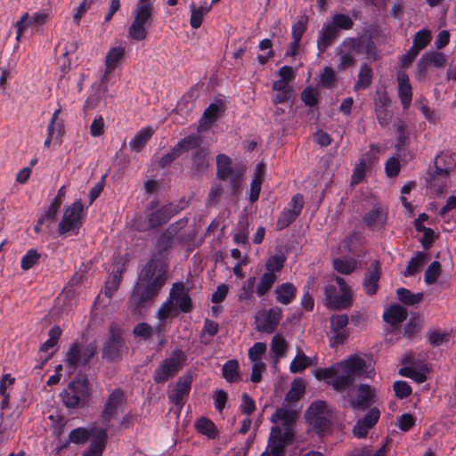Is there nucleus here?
Listing matches in <instances>:
<instances>
[{
  "label": "nucleus",
  "mask_w": 456,
  "mask_h": 456,
  "mask_svg": "<svg viewBox=\"0 0 456 456\" xmlns=\"http://www.w3.org/2000/svg\"><path fill=\"white\" fill-rule=\"evenodd\" d=\"M175 231L166 229L156 242V249L141 270L129 299L133 314H142L154 301L167 280V256Z\"/></svg>",
  "instance_id": "1"
},
{
  "label": "nucleus",
  "mask_w": 456,
  "mask_h": 456,
  "mask_svg": "<svg viewBox=\"0 0 456 456\" xmlns=\"http://www.w3.org/2000/svg\"><path fill=\"white\" fill-rule=\"evenodd\" d=\"M366 362L358 355H351L328 368H318L314 370L317 380H323L338 392H345L350 388L356 378L364 372Z\"/></svg>",
  "instance_id": "2"
},
{
  "label": "nucleus",
  "mask_w": 456,
  "mask_h": 456,
  "mask_svg": "<svg viewBox=\"0 0 456 456\" xmlns=\"http://www.w3.org/2000/svg\"><path fill=\"white\" fill-rule=\"evenodd\" d=\"M375 45L371 39L362 37H346L337 48V54L339 55L338 69L346 70L356 64L355 55L363 52L370 55Z\"/></svg>",
  "instance_id": "3"
},
{
  "label": "nucleus",
  "mask_w": 456,
  "mask_h": 456,
  "mask_svg": "<svg viewBox=\"0 0 456 456\" xmlns=\"http://www.w3.org/2000/svg\"><path fill=\"white\" fill-rule=\"evenodd\" d=\"M338 289L332 284L324 288V305L331 310H344L353 305V291L344 278L337 276L335 279Z\"/></svg>",
  "instance_id": "4"
},
{
  "label": "nucleus",
  "mask_w": 456,
  "mask_h": 456,
  "mask_svg": "<svg viewBox=\"0 0 456 456\" xmlns=\"http://www.w3.org/2000/svg\"><path fill=\"white\" fill-rule=\"evenodd\" d=\"M63 404L69 409L85 406L90 397V384L86 377L76 378L60 395Z\"/></svg>",
  "instance_id": "5"
},
{
  "label": "nucleus",
  "mask_w": 456,
  "mask_h": 456,
  "mask_svg": "<svg viewBox=\"0 0 456 456\" xmlns=\"http://www.w3.org/2000/svg\"><path fill=\"white\" fill-rule=\"evenodd\" d=\"M187 361L186 354L180 348L174 349L170 355L165 358L153 373L156 384H163L174 378L184 367Z\"/></svg>",
  "instance_id": "6"
},
{
  "label": "nucleus",
  "mask_w": 456,
  "mask_h": 456,
  "mask_svg": "<svg viewBox=\"0 0 456 456\" xmlns=\"http://www.w3.org/2000/svg\"><path fill=\"white\" fill-rule=\"evenodd\" d=\"M86 216V210L82 201L80 200L74 201L65 208L62 219L59 224L58 232L61 235L69 232L77 234L85 222Z\"/></svg>",
  "instance_id": "7"
},
{
  "label": "nucleus",
  "mask_w": 456,
  "mask_h": 456,
  "mask_svg": "<svg viewBox=\"0 0 456 456\" xmlns=\"http://www.w3.org/2000/svg\"><path fill=\"white\" fill-rule=\"evenodd\" d=\"M330 412L325 401L313 402L305 411V419L309 426L318 435L327 432L331 426Z\"/></svg>",
  "instance_id": "8"
},
{
  "label": "nucleus",
  "mask_w": 456,
  "mask_h": 456,
  "mask_svg": "<svg viewBox=\"0 0 456 456\" xmlns=\"http://www.w3.org/2000/svg\"><path fill=\"white\" fill-rule=\"evenodd\" d=\"M242 171L232 167V159L225 154L216 156V177L224 182H229L233 192H237L242 180Z\"/></svg>",
  "instance_id": "9"
},
{
  "label": "nucleus",
  "mask_w": 456,
  "mask_h": 456,
  "mask_svg": "<svg viewBox=\"0 0 456 456\" xmlns=\"http://www.w3.org/2000/svg\"><path fill=\"white\" fill-rule=\"evenodd\" d=\"M294 442V434L283 432L280 426H273L268 441L267 449L273 456H285V448Z\"/></svg>",
  "instance_id": "10"
},
{
  "label": "nucleus",
  "mask_w": 456,
  "mask_h": 456,
  "mask_svg": "<svg viewBox=\"0 0 456 456\" xmlns=\"http://www.w3.org/2000/svg\"><path fill=\"white\" fill-rule=\"evenodd\" d=\"M125 403L126 397L122 389L116 388L109 395L101 412V419L107 428L110 427V422L115 419V415Z\"/></svg>",
  "instance_id": "11"
},
{
  "label": "nucleus",
  "mask_w": 456,
  "mask_h": 456,
  "mask_svg": "<svg viewBox=\"0 0 456 456\" xmlns=\"http://www.w3.org/2000/svg\"><path fill=\"white\" fill-rule=\"evenodd\" d=\"M48 18L49 15L45 12H37L32 15L28 12L23 13L14 24L16 28V41L19 43L25 31L29 28H35L37 32L39 31V28L45 24Z\"/></svg>",
  "instance_id": "12"
},
{
  "label": "nucleus",
  "mask_w": 456,
  "mask_h": 456,
  "mask_svg": "<svg viewBox=\"0 0 456 456\" xmlns=\"http://www.w3.org/2000/svg\"><path fill=\"white\" fill-rule=\"evenodd\" d=\"M177 206L169 203L161 206L158 209L148 213L146 216L147 225L142 230L148 231L157 229L166 224L174 216L178 213Z\"/></svg>",
  "instance_id": "13"
},
{
  "label": "nucleus",
  "mask_w": 456,
  "mask_h": 456,
  "mask_svg": "<svg viewBox=\"0 0 456 456\" xmlns=\"http://www.w3.org/2000/svg\"><path fill=\"white\" fill-rule=\"evenodd\" d=\"M192 382L193 377L190 371L181 376L175 387L167 394L170 403L181 409L189 396Z\"/></svg>",
  "instance_id": "14"
},
{
  "label": "nucleus",
  "mask_w": 456,
  "mask_h": 456,
  "mask_svg": "<svg viewBox=\"0 0 456 456\" xmlns=\"http://www.w3.org/2000/svg\"><path fill=\"white\" fill-rule=\"evenodd\" d=\"M281 317L282 311L278 306L258 312L256 315V330L261 332L273 333L277 329Z\"/></svg>",
  "instance_id": "15"
},
{
  "label": "nucleus",
  "mask_w": 456,
  "mask_h": 456,
  "mask_svg": "<svg viewBox=\"0 0 456 456\" xmlns=\"http://www.w3.org/2000/svg\"><path fill=\"white\" fill-rule=\"evenodd\" d=\"M349 405L354 411H364L372 408L376 403V389L369 384H360L356 390V396L349 400Z\"/></svg>",
  "instance_id": "16"
},
{
  "label": "nucleus",
  "mask_w": 456,
  "mask_h": 456,
  "mask_svg": "<svg viewBox=\"0 0 456 456\" xmlns=\"http://www.w3.org/2000/svg\"><path fill=\"white\" fill-rule=\"evenodd\" d=\"M387 217V209L378 204L365 213L362 221L370 231L379 232L385 229Z\"/></svg>",
  "instance_id": "17"
},
{
  "label": "nucleus",
  "mask_w": 456,
  "mask_h": 456,
  "mask_svg": "<svg viewBox=\"0 0 456 456\" xmlns=\"http://www.w3.org/2000/svg\"><path fill=\"white\" fill-rule=\"evenodd\" d=\"M381 277V264L379 260H374L370 263L369 268L364 273L362 280V288L366 295H376L379 285Z\"/></svg>",
  "instance_id": "18"
},
{
  "label": "nucleus",
  "mask_w": 456,
  "mask_h": 456,
  "mask_svg": "<svg viewBox=\"0 0 456 456\" xmlns=\"http://www.w3.org/2000/svg\"><path fill=\"white\" fill-rule=\"evenodd\" d=\"M123 344L124 340L120 331L111 329L108 340L102 350V358L108 362L119 359Z\"/></svg>",
  "instance_id": "19"
},
{
  "label": "nucleus",
  "mask_w": 456,
  "mask_h": 456,
  "mask_svg": "<svg viewBox=\"0 0 456 456\" xmlns=\"http://www.w3.org/2000/svg\"><path fill=\"white\" fill-rule=\"evenodd\" d=\"M108 428H95L94 434L91 436L92 440L87 447L83 452V456H102L108 441Z\"/></svg>",
  "instance_id": "20"
},
{
  "label": "nucleus",
  "mask_w": 456,
  "mask_h": 456,
  "mask_svg": "<svg viewBox=\"0 0 456 456\" xmlns=\"http://www.w3.org/2000/svg\"><path fill=\"white\" fill-rule=\"evenodd\" d=\"M170 299L174 300L179 306V310L183 313H191L192 311V301L185 291L183 282H175L170 289Z\"/></svg>",
  "instance_id": "21"
},
{
  "label": "nucleus",
  "mask_w": 456,
  "mask_h": 456,
  "mask_svg": "<svg viewBox=\"0 0 456 456\" xmlns=\"http://www.w3.org/2000/svg\"><path fill=\"white\" fill-rule=\"evenodd\" d=\"M273 423H281L283 432L294 434V426L297 420V412L284 407L278 408L270 419Z\"/></svg>",
  "instance_id": "22"
},
{
  "label": "nucleus",
  "mask_w": 456,
  "mask_h": 456,
  "mask_svg": "<svg viewBox=\"0 0 456 456\" xmlns=\"http://www.w3.org/2000/svg\"><path fill=\"white\" fill-rule=\"evenodd\" d=\"M397 94L403 110H408L412 101V87L409 76L404 71L397 72Z\"/></svg>",
  "instance_id": "23"
},
{
  "label": "nucleus",
  "mask_w": 456,
  "mask_h": 456,
  "mask_svg": "<svg viewBox=\"0 0 456 456\" xmlns=\"http://www.w3.org/2000/svg\"><path fill=\"white\" fill-rule=\"evenodd\" d=\"M96 427H92L90 428L79 427L72 429L69 434L68 441H66L61 446L58 448V451L61 452L64 448H67L69 444H84L88 442L91 436L94 434Z\"/></svg>",
  "instance_id": "24"
},
{
  "label": "nucleus",
  "mask_w": 456,
  "mask_h": 456,
  "mask_svg": "<svg viewBox=\"0 0 456 456\" xmlns=\"http://www.w3.org/2000/svg\"><path fill=\"white\" fill-rule=\"evenodd\" d=\"M297 289L291 282H284L276 286L274 289L277 303L284 305L291 304L297 297Z\"/></svg>",
  "instance_id": "25"
},
{
  "label": "nucleus",
  "mask_w": 456,
  "mask_h": 456,
  "mask_svg": "<svg viewBox=\"0 0 456 456\" xmlns=\"http://www.w3.org/2000/svg\"><path fill=\"white\" fill-rule=\"evenodd\" d=\"M226 106L223 100L216 99L215 102H211L208 107L204 110L201 123L203 126H210L218 118L221 113L225 111Z\"/></svg>",
  "instance_id": "26"
},
{
  "label": "nucleus",
  "mask_w": 456,
  "mask_h": 456,
  "mask_svg": "<svg viewBox=\"0 0 456 456\" xmlns=\"http://www.w3.org/2000/svg\"><path fill=\"white\" fill-rule=\"evenodd\" d=\"M338 37V31L331 23H324L322 28V35L317 42V48L320 53H323Z\"/></svg>",
  "instance_id": "27"
},
{
  "label": "nucleus",
  "mask_w": 456,
  "mask_h": 456,
  "mask_svg": "<svg viewBox=\"0 0 456 456\" xmlns=\"http://www.w3.org/2000/svg\"><path fill=\"white\" fill-rule=\"evenodd\" d=\"M65 366L70 371H75L79 364L82 365V354L78 342L70 344L64 358Z\"/></svg>",
  "instance_id": "28"
},
{
  "label": "nucleus",
  "mask_w": 456,
  "mask_h": 456,
  "mask_svg": "<svg viewBox=\"0 0 456 456\" xmlns=\"http://www.w3.org/2000/svg\"><path fill=\"white\" fill-rule=\"evenodd\" d=\"M407 310L399 305H394L387 308L383 314V319L390 325H397L406 320Z\"/></svg>",
  "instance_id": "29"
},
{
  "label": "nucleus",
  "mask_w": 456,
  "mask_h": 456,
  "mask_svg": "<svg viewBox=\"0 0 456 456\" xmlns=\"http://www.w3.org/2000/svg\"><path fill=\"white\" fill-rule=\"evenodd\" d=\"M211 10V4L208 5L207 3H203L199 7L196 6L195 3L192 2L190 4L191 18L190 25L192 28H199L202 22L204 16L208 13Z\"/></svg>",
  "instance_id": "30"
},
{
  "label": "nucleus",
  "mask_w": 456,
  "mask_h": 456,
  "mask_svg": "<svg viewBox=\"0 0 456 456\" xmlns=\"http://www.w3.org/2000/svg\"><path fill=\"white\" fill-rule=\"evenodd\" d=\"M153 129L150 126L144 127L137 132L129 142L131 150L140 152L146 146L147 142L153 135Z\"/></svg>",
  "instance_id": "31"
},
{
  "label": "nucleus",
  "mask_w": 456,
  "mask_h": 456,
  "mask_svg": "<svg viewBox=\"0 0 456 456\" xmlns=\"http://www.w3.org/2000/svg\"><path fill=\"white\" fill-rule=\"evenodd\" d=\"M191 162L195 172L200 174L206 172L209 167L208 150L200 148L194 151L191 155Z\"/></svg>",
  "instance_id": "32"
},
{
  "label": "nucleus",
  "mask_w": 456,
  "mask_h": 456,
  "mask_svg": "<svg viewBox=\"0 0 456 456\" xmlns=\"http://www.w3.org/2000/svg\"><path fill=\"white\" fill-rule=\"evenodd\" d=\"M125 53V49L123 47H113L111 48L105 59V74L102 78V81L106 78L108 74L112 73L117 68L118 63L121 61Z\"/></svg>",
  "instance_id": "33"
},
{
  "label": "nucleus",
  "mask_w": 456,
  "mask_h": 456,
  "mask_svg": "<svg viewBox=\"0 0 456 456\" xmlns=\"http://www.w3.org/2000/svg\"><path fill=\"white\" fill-rule=\"evenodd\" d=\"M373 72L368 64L363 63L360 67L357 81L354 84L355 91H362L367 89L372 82Z\"/></svg>",
  "instance_id": "34"
},
{
  "label": "nucleus",
  "mask_w": 456,
  "mask_h": 456,
  "mask_svg": "<svg viewBox=\"0 0 456 456\" xmlns=\"http://www.w3.org/2000/svg\"><path fill=\"white\" fill-rule=\"evenodd\" d=\"M153 13L152 4H137L134 11V20L144 25L145 27L151 25V17Z\"/></svg>",
  "instance_id": "35"
},
{
  "label": "nucleus",
  "mask_w": 456,
  "mask_h": 456,
  "mask_svg": "<svg viewBox=\"0 0 456 456\" xmlns=\"http://www.w3.org/2000/svg\"><path fill=\"white\" fill-rule=\"evenodd\" d=\"M202 139L200 136L197 134H191L188 136H185L184 138L181 139L176 144L175 147L179 151L180 154L183 155L184 152L190 151V150H197L201 148Z\"/></svg>",
  "instance_id": "36"
},
{
  "label": "nucleus",
  "mask_w": 456,
  "mask_h": 456,
  "mask_svg": "<svg viewBox=\"0 0 456 456\" xmlns=\"http://www.w3.org/2000/svg\"><path fill=\"white\" fill-rule=\"evenodd\" d=\"M277 280V276L274 273H265L259 280V282L256 289V293L259 297L265 296L273 288V284Z\"/></svg>",
  "instance_id": "37"
},
{
  "label": "nucleus",
  "mask_w": 456,
  "mask_h": 456,
  "mask_svg": "<svg viewBox=\"0 0 456 456\" xmlns=\"http://www.w3.org/2000/svg\"><path fill=\"white\" fill-rule=\"evenodd\" d=\"M60 113V110L53 112L51 122L47 126V136L54 138V142L58 144L62 142L61 137L64 133L63 126L61 123L56 124V119Z\"/></svg>",
  "instance_id": "38"
},
{
  "label": "nucleus",
  "mask_w": 456,
  "mask_h": 456,
  "mask_svg": "<svg viewBox=\"0 0 456 456\" xmlns=\"http://www.w3.org/2000/svg\"><path fill=\"white\" fill-rule=\"evenodd\" d=\"M428 215L422 213L419 216V217L414 221V226L417 231L423 232L424 238L421 240V243L425 248H428L434 241L435 232L431 228L425 227L420 224V219H428Z\"/></svg>",
  "instance_id": "39"
},
{
  "label": "nucleus",
  "mask_w": 456,
  "mask_h": 456,
  "mask_svg": "<svg viewBox=\"0 0 456 456\" xmlns=\"http://www.w3.org/2000/svg\"><path fill=\"white\" fill-rule=\"evenodd\" d=\"M196 430L207 436L209 438H215L217 436V429L212 420L206 417H200L195 423Z\"/></svg>",
  "instance_id": "40"
},
{
  "label": "nucleus",
  "mask_w": 456,
  "mask_h": 456,
  "mask_svg": "<svg viewBox=\"0 0 456 456\" xmlns=\"http://www.w3.org/2000/svg\"><path fill=\"white\" fill-rule=\"evenodd\" d=\"M222 374L224 379L229 382L233 383L240 379L239 362L237 360L227 361L222 368Z\"/></svg>",
  "instance_id": "41"
},
{
  "label": "nucleus",
  "mask_w": 456,
  "mask_h": 456,
  "mask_svg": "<svg viewBox=\"0 0 456 456\" xmlns=\"http://www.w3.org/2000/svg\"><path fill=\"white\" fill-rule=\"evenodd\" d=\"M305 391V386L304 380L301 379H296L290 389L286 394L285 400L288 403H296L304 395Z\"/></svg>",
  "instance_id": "42"
},
{
  "label": "nucleus",
  "mask_w": 456,
  "mask_h": 456,
  "mask_svg": "<svg viewBox=\"0 0 456 456\" xmlns=\"http://www.w3.org/2000/svg\"><path fill=\"white\" fill-rule=\"evenodd\" d=\"M398 299L404 305H414L419 304L423 299L422 293H412L411 290L405 288H399L396 290Z\"/></svg>",
  "instance_id": "43"
},
{
  "label": "nucleus",
  "mask_w": 456,
  "mask_h": 456,
  "mask_svg": "<svg viewBox=\"0 0 456 456\" xmlns=\"http://www.w3.org/2000/svg\"><path fill=\"white\" fill-rule=\"evenodd\" d=\"M432 40L431 31L427 28L419 30L413 37L412 47L418 52L425 49Z\"/></svg>",
  "instance_id": "44"
},
{
  "label": "nucleus",
  "mask_w": 456,
  "mask_h": 456,
  "mask_svg": "<svg viewBox=\"0 0 456 456\" xmlns=\"http://www.w3.org/2000/svg\"><path fill=\"white\" fill-rule=\"evenodd\" d=\"M357 262L354 258L340 259L333 261L334 269L341 274H350L356 269Z\"/></svg>",
  "instance_id": "45"
},
{
  "label": "nucleus",
  "mask_w": 456,
  "mask_h": 456,
  "mask_svg": "<svg viewBox=\"0 0 456 456\" xmlns=\"http://www.w3.org/2000/svg\"><path fill=\"white\" fill-rule=\"evenodd\" d=\"M299 216L300 215H298L296 211H290L284 208L276 222V230L282 231L286 229L292 223H294Z\"/></svg>",
  "instance_id": "46"
},
{
  "label": "nucleus",
  "mask_w": 456,
  "mask_h": 456,
  "mask_svg": "<svg viewBox=\"0 0 456 456\" xmlns=\"http://www.w3.org/2000/svg\"><path fill=\"white\" fill-rule=\"evenodd\" d=\"M61 329L55 325L48 332L49 338L41 345L39 352L46 353L49 349L53 348L61 336Z\"/></svg>",
  "instance_id": "47"
},
{
  "label": "nucleus",
  "mask_w": 456,
  "mask_h": 456,
  "mask_svg": "<svg viewBox=\"0 0 456 456\" xmlns=\"http://www.w3.org/2000/svg\"><path fill=\"white\" fill-rule=\"evenodd\" d=\"M122 278V271L117 270L113 272L110 277L105 282L104 293L107 297H111L119 288Z\"/></svg>",
  "instance_id": "48"
},
{
  "label": "nucleus",
  "mask_w": 456,
  "mask_h": 456,
  "mask_svg": "<svg viewBox=\"0 0 456 456\" xmlns=\"http://www.w3.org/2000/svg\"><path fill=\"white\" fill-rule=\"evenodd\" d=\"M41 257V254L35 248L28 249L20 260V268L23 271L31 269L37 265Z\"/></svg>",
  "instance_id": "49"
},
{
  "label": "nucleus",
  "mask_w": 456,
  "mask_h": 456,
  "mask_svg": "<svg viewBox=\"0 0 456 456\" xmlns=\"http://www.w3.org/2000/svg\"><path fill=\"white\" fill-rule=\"evenodd\" d=\"M286 257L283 255H274L270 256L265 263L266 273L276 274L281 272L285 265Z\"/></svg>",
  "instance_id": "50"
},
{
  "label": "nucleus",
  "mask_w": 456,
  "mask_h": 456,
  "mask_svg": "<svg viewBox=\"0 0 456 456\" xmlns=\"http://www.w3.org/2000/svg\"><path fill=\"white\" fill-rule=\"evenodd\" d=\"M426 255L423 252H417V255L411 258L405 272L403 273L404 276H413L419 271L420 266L423 265L425 261Z\"/></svg>",
  "instance_id": "51"
},
{
  "label": "nucleus",
  "mask_w": 456,
  "mask_h": 456,
  "mask_svg": "<svg viewBox=\"0 0 456 456\" xmlns=\"http://www.w3.org/2000/svg\"><path fill=\"white\" fill-rule=\"evenodd\" d=\"M147 27L139 22L133 20L128 28V37L135 41H142L148 36Z\"/></svg>",
  "instance_id": "52"
},
{
  "label": "nucleus",
  "mask_w": 456,
  "mask_h": 456,
  "mask_svg": "<svg viewBox=\"0 0 456 456\" xmlns=\"http://www.w3.org/2000/svg\"><path fill=\"white\" fill-rule=\"evenodd\" d=\"M311 364V360L304 353L297 354L290 362L289 370L292 373H300Z\"/></svg>",
  "instance_id": "53"
},
{
  "label": "nucleus",
  "mask_w": 456,
  "mask_h": 456,
  "mask_svg": "<svg viewBox=\"0 0 456 456\" xmlns=\"http://www.w3.org/2000/svg\"><path fill=\"white\" fill-rule=\"evenodd\" d=\"M330 23L336 28L338 31V29L349 30L354 26V20L349 15L344 13L335 14L332 17Z\"/></svg>",
  "instance_id": "54"
},
{
  "label": "nucleus",
  "mask_w": 456,
  "mask_h": 456,
  "mask_svg": "<svg viewBox=\"0 0 456 456\" xmlns=\"http://www.w3.org/2000/svg\"><path fill=\"white\" fill-rule=\"evenodd\" d=\"M256 277H249L242 285L238 295L240 302L250 300L253 297Z\"/></svg>",
  "instance_id": "55"
},
{
  "label": "nucleus",
  "mask_w": 456,
  "mask_h": 456,
  "mask_svg": "<svg viewBox=\"0 0 456 456\" xmlns=\"http://www.w3.org/2000/svg\"><path fill=\"white\" fill-rule=\"evenodd\" d=\"M441 273V265L437 261L432 262L427 268L424 274V281L427 284H434L436 282Z\"/></svg>",
  "instance_id": "56"
},
{
  "label": "nucleus",
  "mask_w": 456,
  "mask_h": 456,
  "mask_svg": "<svg viewBox=\"0 0 456 456\" xmlns=\"http://www.w3.org/2000/svg\"><path fill=\"white\" fill-rule=\"evenodd\" d=\"M410 142L409 133L406 130V126L403 121H400L396 128V150L400 151L406 146Z\"/></svg>",
  "instance_id": "57"
},
{
  "label": "nucleus",
  "mask_w": 456,
  "mask_h": 456,
  "mask_svg": "<svg viewBox=\"0 0 456 456\" xmlns=\"http://www.w3.org/2000/svg\"><path fill=\"white\" fill-rule=\"evenodd\" d=\"M380 417V411L376 408H369L367 413L358 420L363 424V426L372 428L377 422L379 421Z\"/></svg>",
  "instance_id": "58"
},
{
  "label": "nucleus",
  "mask_w": 456,
  "mask_h": 456,
  "mask_svg": "<svg viewBox=\"0 0 456 456\" xmlns=\"http://www.w3.org/2000/svg\"><path fill=\"white\" fill-rule=\"evenodd\" d=\"M337 81L335 71L331 67H325L320 75V83L325 88H332Z\"/></svg>",
  "instance_id": "59"
},
{
  "label": "nucleus",
  "mask_w": 456,
  "mask_h": 456,
  "mask_svg": "<svg viewBox=\"0 0 456 456\" xmlns=\"http://www.w3.org/2000/svg\"><path fill=\"white\" fill-rule=\"evenodd\" d=\"M428 64L436 68H443L446 63L445 55L441 52L432 51L424 53Z\"/></svg>",
  "instance_id": "60"
},
{
  "label": "nucleus",
  "mask_w": 456,
  "mask_h": 456,
  "mask_svg": "<svg viewBox=\"0 0 456 456\" xmlns=\"http://www.w3.org/2000/svg\"><path fill=\"white\" fill-rule=\"evenodd\" d=\"M308 19L306 16H301L297 22L292 25V38L301 41L303 35L307 28Z\"/></svg>",
  "instance_id": "61"
},
{
  "label": "nucleus",
  "mask_w": 456,
  "mask_h": 456,
  "mask_svg": "<svg viewBox=\"0 0 456 456\" xmlns=\"http://www.w3.org/2000/svg\"><path fill=\"white\" fill-rule=\"evenodd\" d=\"M395 396L399 399H404L411 395L412 389L408 382L404 380H397L393 385Z\"/></svg>",
  "instance_id": "62"
},
{
  "label": "nucleus",
  "mask_w": 456,
  "mask_h": 456,
  "mask_svg": "<svg viewBox=\"0 0 456 456\" xmlns=\"http://www.w3.org/2000/svg\"><path fill=\"white\" fill-rule=\"evenodd\" d=\"M301 100L308 107H315L319 102L318 94L311 86H306L301 93Z\"/></svg>",
  "instance_id": "63"
},
{
  "label": "nucleus",
  "mask_w": 456,
  "mask_h": 456,
  "mask_svg": "<svg viewBox=\"0 0 456 456\" xmlns=\"http://www.w3.org/2000/svg\"><path fill=\"white\" fill-rule=\"evenodd\" d=\"M180 156L181 154L175 145L167 153L159 158L158 166L161 168H165L170 166Z\"/></svg>",
  "instance_id": "64"
}]
</instances>
